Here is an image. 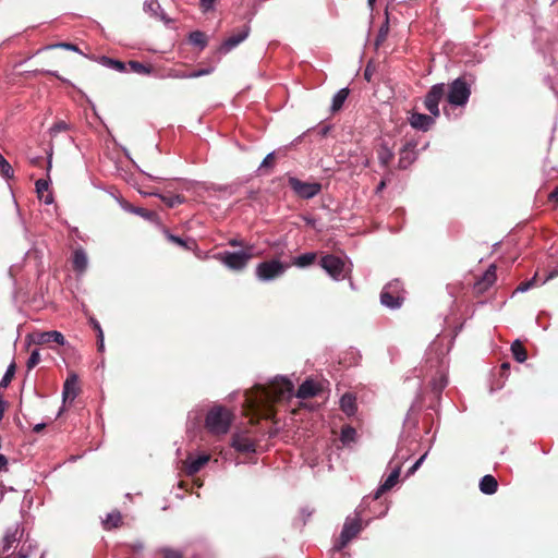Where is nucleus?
<instances>
[{"instance_id":"nucleus-13","label":"nucleus","mask_w":558,"mask_h":558,"mask_svg":"<svg viewBox=\"0 0 558 558\" xmlns=\"http://www.w3.org/2000/svg\"><path fill=\"white\" fill-rule=\"evenodd\" d=\"M231 446L239 452L251 453L255 452L256 445L246 433H235L232 435Z\"/></svg>"},{"instance_id":"nucleus-21","label":"nucleus","mask_w":558,"mask_h":558,"mask_svg":"<svg viewBox=\"0 0 558 558\" xmlns=\"http://www.w3.org/2000/svg\"><path fill=\"white\" fill-rule=\"evenodd\" d=\"M210 73L209 69H201V70H179L173 69L170 72V76L174 78H196L203 75H207Z\"/></svg>"},{"instance_id":"nucleus-56","label":"nucleus","mask_w":558,"mask_h":558,"mask_svg":"<svg viewBox=\"0 0 558 558\" xmlns=\"http://www.w3.org/2000/svg\"><path fill=\"white\" fill-rule=\"evenodd\" d=\"M140 213H141V215H142L143 217H145V218H150L151 216H154V215H155V213H154V211L146 210V209H143V208H142V209H140Z\"/></svg>"},{"instance_id":"nucleus-28","label":"nucleus","mask_w":558,"mask_h":558,"mask_svg":"<svg viewBox=\"0 0 558 558\" xmlns=\"http://www.w3.org/2000/svg\"><path fill=\"white\" fill-rule=\"evenodd\" d=\"M349 94H350V90H349V88L345 87V88L340 89L333 96L332 105H331V111L332 112H337V111H339L342 108V106H343L344 101L347 100Z\"/></svg>"},{"instance_id":"nucleus-5","label":"nucleus","mask_w":558,"mask_h":558,"mask_svg":"<svg viewBox=\"0 0 558 558\" xmlns=\"http://www.w3.org/2000/svg\"><path fill=\"white\" fill-rule=\"evenodd\" d=\"M289 267L290 264L272 258L259 263L256 266L255 275L260 281H271L281 277Z\"/></svg>"},{"instance_id":"nucleus-16","label":"nucleus","mask_w":558,"mask_h":558,"mask_svg":"<svg viewBox=\"0 0 558 558\" xmlns=\"http://www.w3.org/2000/svg\"><path fill=\"white\" fill-rule=\"evenodd\" d=\"M401 466H397L389 476L385 480V482L378 487L375 492L373 499L377 500L381 497L383 494L391 489L399 481Z\"/></svg>"},{"instance_id":"nucleus-2","label":"nucleus","mask_w":558,"mask_h":558,"mask_svg":"<svg viewBox=\"0 0 558 558\" xmlns=\"http://www.w3.org/2000/svg\"><path fill=\"white\" fill-rule=\"evenodd\" d=\"M232 421V412L225 407L217 405L208 411L205 427L214 435H225L229 432Z\"/></svg>"},{"instance_id":"nucleus-4","label":"nucleus","mask_w":558,"mask_h":558,"mask_svg":"<svg viewBox=\"0 0 558 558\" xmlns=\"http://www.w3.org/2000/svg\"><path fill=\"white\" fill-rule=\"evenodd\" d=\"M471 95V82L466 76L456 78L448 88L447 101L452 106L462 107L466 105Z\"/></svg>"},{"instance_id":"nucleus-46","label":"nucleus","mask_w":558,"mask_h":558,"mask_svg":"<svg viewBox=\"0 0 558 558\" xmlns=\"http://www.w3.org/2000/svg\"><path fill=\"white\" fill-rule=\"evenodd\" d=\"M52 47H60V48H63L66 50H73V51H77V52L80 51L78 47L71 43H60L58 45L50 46V48H52Z\"/></svg>"},{"instance_id":"nucleus-1","label":"nucleus","mask_w":558,"mask_h":558,"mask_svg":"<svg viewBox=\"0 0 558 558\" xmlns=\"http://www.w3.org/2000/svg\"><path fill=\"white\" fill-rule=\"evenodd\" d=\"M293 384L286 377H276L268 386L255 385L245 392L244 411L251 421L270 420L275 416L274 404L293 396Z\"/></svg>"},{"instance_id":"nucleus-11","label":"nucleus","mask_w":558,"mask_h":558,"mask_svg":"<svg viewBox=\"0 0 558 558\" xmlns=\"http://www.w3.org/2000/svg\"><path fill=\"white\" fill-rule=\"evenodd\" d=\"M320 266L336 280L342 277L344 263L335 255H326L320 259Z\"/></svg>"},{"instance_id":"nucleus-22","label":"nucleus","mask_w":558,"mask_h":558,"mask_svg":"<svg viewBox=\"0 0 558 558\" xmlns=\"http://www.w3.org/2000/svg\"><path fill=\"white\" fill-rule=\"evenodd\" d=\"M340 408L348 416L356 413V398L352 393H344L340 399Z\"/></svg>"},{"instance_id":"nucleus-3","label":"nucleus","mask_w":558,"mask_h":558,"mask_svg":"<svg viewBox=\"0 0 558 558\" xmlns=\"http://www.w3.org/2000/svg\"><path fill=\"white\" fill-rule=\"evenodd\" d=\"M253 246H246V250L241 252L225 251L218 253L216 258L231 270H243L248 262L254 257Z\"/></svg>"},{"instance_id":"nucleus-32","label":"nucleus","mask_w":558,"mask_h":558,"mask_svg":"<svg viewBox=\"0 0 558 558\" xmlns=\"http://www.w3.org/2000/svg\"><path fill=\"white\" fill-rule=\"evenodd\" d=\"M160 199L170 208L175 207L179 204L184 202V196L182 195H173V194H161L159 195Z\"/></svg>"},{"instance_id":"nucleus-54","label":"nucleus","mask_w":558,"mask_h":558,"mask_svg":"<svg viewBox=\"0 0 558 558\" xmlns=\"http://www.w3.org/2000/svg\"><path fill=\"white\" fill-rule=\"evenodd\" d=\"M90 325L93 326L94 330L97 332V335H100V331H102L100 324L95 318H90Z\"/></svg>"},{"instance_id":"nucleus-24","label":"nucleus","mask_w":558,"mask_h":558,"mask_svg":"<svg viewBox=\"0 0 558 558\" xmlns=\"http://www.w3.org/2000/svg\"><path fill=\"white\" fill-rule=\"evenodd\" d=\"M480 489L485 495H493L498 489V482L493 475H485L480 481Z\"/></svg>"},{"instance_id":"nucleus-55","label":"nucleus","mask_w":558,"mask_h":558,"mask_svg":"<svg viewBox=\"0 0 558 558\" xmlns=\"http://www.w3.org/2000/svg\"><path fill=\"white\" fill-rule=\"evenodd\" d=\"M549 201L558 202V186L549 194Z\"/></svg>"},{"instance_id":"nucleus-51","label":"nucleus","mask_w":558,"mask_h":558,"mask_svg":"<svg viewBox=\"0 0 558 558\" xmlns=\"http://www.w3.org/2000/svg\"><path fill=\"white\" fill-rule=\"evenodd\" d=\"M8 458L4 454H0V472L8 471Z\"/></svg>"},{"instance_id":"nucleus-29","label":"nucleus","mask_w":558,"mask_h":558,"mask_svg":"<svg viewBox=\"0 0 558 558\" xmlns=\"http://www.w3.org/2000/svg\"><path fill=\"white\" fill-rule=\"evenodd\" d=\"M129 71L142 74L149 75L153 72V66L150 64H144L142 62L131 60L128 62Z\"/></svg>"},{"instance_id":"nucleus-64","label":"nucleus","mask_w":558,"mask_h":558,"mask_svg":"<svg viewBox=\"0 0 558 558\" xmlns=\"http://www.w3.org/2000/svg\"><path fill=\"white\" fill-rule=\"evenodd\" d=\"M48 73H49V74H51V75H53V76H56V78H61V77H60L57 73H54V72H48Z\"/></svg>"},{"instance_id":"nucleus-48","label":"nucleus","mask_w":558,"mask_h":558,"mask_svg":"<svg viewBox=\"0 0 558 558\" xmlns=\"http://www.w3.org/2000/svg\"><path fill=\"white\" fill-rule=\"evenodd\" d=\"M162 558H183L182 555L179 551L166 549L163 551Z\"/></svg>"},{"instance_id":"nucleus-17","label":"nucleus","mask_w":558,"mask_h":558,"mask_svg":"<svg viewBox=\"0 0 558 558\" xmlns=\"http://www.w3.org/2000/svg\"><path fill=\"white\" fill-rule=\"evenodd\" d=\"M34 341L38 344L56 342L60 345H63L65 342V339L61 332H59L57 330H51V331H44V332L37 333Z\"/></svg>"},{"instance_id":"nucleus-43","label":"nucleus","mask_w":558,"mask_h":558,"mask_svg":"<svg viewBox=\"0 0 558 558\" xmlns=\"http://www.w3.org/2000/svg\"><path fill=\"white\" fill-rule=\"evenodd\" d=\"M490 286H486L485 282L483 280H477L474 284V291L475 293L480 294V293H484L485 291L488 290Z\"/></svg>"},{"instance_id":"nucleus-42","label":"nucleus","mask_w":558,"mask_h":558,"mask_svg":"<svg viewBox=\"0 0 558 558\" xmlns=\"http://www.w3.org/2000/svg\"><path fill=\"white\" fill-rule=\"evenodd\" d=\"M274 163H275V154H274V153H270V154H268V155L264 158V160H263V162H262V165H260V169H262V168L272 167V166H274Z\"/></svg>"},{"instance_id":"nucleus-18","label":"nucleus","mask_w":558,"mask_h":558,"mask_svg":"<svg viewBox=\"0 0 558 558\" xmlns=\"http://www.w3.org/2000/svg\"><path fill=\"white\" fill-rule=\"evenodd\" d=\"M250 27L244 26L241 32L228 37L221 45L220 50L223 52L230 51L232 48L236 47L240 43H242L248 36Z\"/></svg>"},{"instance_id":"nucleus-15","label":"nucleus","mask_w":558,"mask_h":558,"mask_svg":"<svg viewBox=\"0 0 558 558\" xmlns=\"http://www.w3.org/2000/svg\"><path fill=\"white\" fill-rule=\"evenodd\" d=\"M409 120L412 128L422 131H428L435 123L433 116H427L418 112L412 113Z\"/></svg>"},{"instance_id":"nucleus-57","label":"nucleus","mask_w":558,"mask_h":558,"mask_svg":"<svg viewBox=\"0 0 558 558\" xmlns=\"http://www.w3.org/2000/svg\"><path fill=\"white\" fill-rule=\"evenodd\" d=\"M31 162L34 166L40 167L43 165V162H44V158L43 157H36V158L32 159Z\"/></svg>"},{"instance_id":"nucleus-39","label":"nucleus","mask_w":558,"mask_h":558,"mask_svg":"<svg viewBox=\"0 0 558 558\" xmlns=\"http://www.w3.org/2000/svg\"><path fill=\"white\" fill-rule=\"evenodd\" d=\"M40 362V354L37 350H34L28 360H27V363H26V366L28 369H32L34 368L38 363Z\"/></svg>"},{"instance_id":"nucleus-23","label":"nucleus","mask_w":558,"mask_h":558,"mask_svg":"<svg viewBox=\"0 0 558 558\" xmlns=\"http://www.w3.org/2000/svg\"><path fill=\"white\" fill-rule=\"evenodd\" d=\"M36 193L39 199H43L45 204L49 205L53 202V196L51 193H47L49 189V181L45 179H39L35 183Z\"/></svg>"},{"instance_id":"nucleus-36","label":"nucleus","mask_w":558,"mask_h":558,"mask_svg":"<svg viewBox=\"0 0 558 558\" xmlns=\"http://www.w3.org/2000/svg\"><path fill=\"white\" fill-rule=\"evenodd\" d=\"M496 266L490 265L488 269L484 272L481 280H483L486 286H493V283L496 281Z\"/></svg>"},{"instance_id":"nucleus-14","label":"nucleus","mask_w":558,"mask_h":558,"mask_svg":"<svg viewBox=\"0 0 558 558\" xmlns=\"http://www.w3.org/2000/svg\"><path fill=\"white\" fill-rule=\"evenodd\" d=\"M80 393L78 377L76 374H71L63 385V403H72Z\"/></svg>"},{"instance_id":"nucleus-33","label":"nucleus","mask_w":558,"mask_h":558,"mask_svg":"<svg viewBox=\"0 0 558 558\" xmlns=\"http://www.w3.org/2000/svg\"><path fill=\"white\" fill-rule=\"evenodd\" d=\"M16 542V532H8L1 543L0 553H8L12 545Z\"/></svg>"},{"instance_id":"nucleus-34","label":"nucleus","mask_w":558,"mask_h":558,"mask_svg":"<svg viewBox=\"0 0 558 558\" xmlns=\"http://www.w3.org/2000/svg\"><path fill=\"white\" fill-rule=\"evenodd\" d=\"M190 41L195 46L204 48L207 45V37L205 33L201 31H195L190 34Z\"/></svg>"},{"instance_id":"nucleus-58","label":"nucleus","mask_w":558,"mask_h":558,"mask_svg":"<svg viewBox=\"0 0 558 558\" xmlns=\"http://www.w3.org/2000/svg\"><path fill=\"white\" fill-rule=\"evenodd\" d=\"M45 426H46L45 424H37L34 426V432L39 433L45 428Z\"/></svg>"},{"instance_id":"nucleus-60","label":"nucleus","mask_w":558,"mask_h":558,"mask_svg":"<svg viewBox=\"0 0 558 558\" xmlns=\"http://www.w3.org/2000/svg\"><path fill=\"white\" fill-rule=\"evenodd\" d=\"M3 413H4V402L0 399V421L3 417Z\"/></svg>"},{"instance_id":"nucleus-30","label":"nucleus","mask_w":558,"mask_h":558,"mask_svg":"<svg viewBox=\"0 0 558 558\" xmlns=\"http://www.w3.org/2000/svg\"><path fill=\"white\" fill-rule=\"evenodd\" d=\"M122 524V515L119 511L111 512L107 515L104 521V527L106 530H111L114 527H119Z\"/></svg>"},{"instance_id":"nucleus-63","label":"nucleus","mask_w":558,"mask_h":558,"mask_svg":"<svg viewBox=\"0 0 558 558\" xmlns=\"http://www.w3.org/2000/svg\"><path fill=\"white\" fill-rule=\"evenodd\" d=\"M510 368V364L508 362H505L501 364V369L502 371H508Z\"/></svg>"},{"instance_id":"nucleus-35","label":"nucleus","mask_w":558,"mask_h":558,"mask_svg":"<svg viewBox=\"0 0 558 558\" xmlns=\"http://www.w3.org/2000/svg\"><path fill=\"white\" fill-rule=\"evenodd\" d=\"M356 430L352 426H344L341 430V441L343 444H349L355 440Z\"/></svg>"},{"instance_id":"nucleus-12","label":"nucleus","mask_w":558,"mask_h":558,"mask_svg":"<svg viewBox=\"0 0 558 558\" xmlns=\"http://www.w3.org/2000/svg\"><path fill=\"white\" fill-rule=\"evenodd\" d=\"M210 460V456L207 453H203L196 458L192 454H189L187 458L183 461V471L186 475L192 476L199 472Z\"/></svg>"},{"instance_id":"nucleus-62","label":"nucleus","mask_w":558,"mask_h":558,"mask_svg":"<svg viewBox=\"0 0 558 558\" xmlns=\"http://www.w3.org/2000/svg\"><path fill=\"white\" fill-rule=\"evenodd\" d=\"M154 5H156L157 8H159V3L157 1H151L150 3L147 4L148 9L149 10H154Z\"/></svg>"},{"instance_id":"nucleus-61","label":"nucleus","mask_w":558,"mask_h":558,"mask_svg":"<svg viewBox=\"0 0 558 558\" xmlns=\"http://www.w3.org/2000/svg\"><path fill=\"white\" fill-rule=\"evenodd\" d=\"M556 276H558V270H553V271L549 272V275L547 276L546 280L553 279Z\"/></svg>"},{"instance_id":"nucleus-44","label":"nucleus","mask_w":558,"mask_h":558,"mask_svg":"<svg viewBox=\"0 0 558 558\" xmlns=\"http://www.w3.org/2000/svg\"><path fill=\"white\" fill-rule=\"evenodd\" d=\"M216 0H199V5L204 12H208L214 9Z\"/></svg>"},{"instance_id":"nucleus-26","label":"nucleus","mask_w":558,"mask_h":558,"mask_svg":"<svg viewBox=\"0 0 558 558\" xmlns=\"http://www.w3.org/2000/svg\"><path fill=\"white\" fill-rule=\"evenodd\" d=\"M316 258H317V254L314 252H310V253H305V254L293 257L291 263H289V264H290V266L293 265L299 268H304V267H307V266L314 264Z\"/></svg>"},{"instance_id":"nucleus-10","label":"nucleus","mask_w":558,"mask_h":558,"mask_svg":"<svg viewBox=\"0 0 558 558\" xmlns=\"http://www.w3.org/2000/svg\"><path fill=\"white\" fill-rule=\"evenodd\" d=\"M361 531V520L360 519H353L350 521H347L343 525V529L340 533L339 539L333 546L336 550H341L343 547L347 546V544L354 538L359 532Z\"/></svg>"},{"instance_id":"nucleus-25","label":"nucleus","mask_w":558,"mask_h":558,"mask_svg":"<svg viewBox=\"0 0 558 558\" xmlns=\"http://www.w3.org/2000/svg\"><path fill=\"white\" fill-rule=\"evenodd\" d=\"M73 269L77 272H83L87 268V256L82 248H77L73 253L72 258Z\"/></svg>"},{"instance_id":"nucleus-27","label":"nucleus","mask_w":558,"mask_h":558,"mask_svg":"<svg viewBox=\"0 0 558 558\" xmlns=\"http://www.w3.org/2000/svg\"><path fill=\"white\" fill-rule=\"evenodd\" d=\"M511 352L514 360L519 363H523L527 359L526 349L520 340H515L512 342Z\"/></svg>"},{"instance_id":"nucleus-7","label":"nucleus","mask_w":558,"mask_h":558,"mask_svg":"<svg viewBox=\"0 0 558 558\" xmlns=\"http://www.w3.org/2000/svg\"><path fill=\"white\" fill-rule=\"evenodd\" d=\"M417 145L418 141L415 137H410L404 141L403 146L399 150V169L405 170L415 162L418 156Z\"/></svg>"},{"instance_id":"nucleus-49","label":"nucleus","mask_w":558,"mask_h":558,"mask_svg":"<svg viewBox=\"0 0 558 558\" xmlns=\"http://www.w3.org/2000/svg\"><path fill=\"white\" fill-rule=\"evenodd\" d=\"M426 457V453L423 454L408 471V475H411V474H414V472L420 468V465L422 464L423 460L425 459Z\"/></svg>"},{"instance_id":"nucleus-50","label":"nucleus","mask_w":558,"mask_h":558,"mask_svg":"<svg viewBox=\"0 0 558 558\" xmlns=\"http://www.w3.org/2000/svg\"><path fill=\"white\" fill-rule=\"evenodd\" d=\"M228 244L232 247H238V246H241V247H244L246 250V244L244 243L243 240H240V239H231L229 240Z\"/></svg>"},{"instance_id":"nucleus-53","label":"nucleus","mask_w":558,"mask_h":558,"mask_svg":"<svg viewBox=\"0 0 558 558\" xmlns=\"http://www.w3.org/2000/svg\"><path fill=\"white\" fill-rule=\"evenodd\" d=\"M97 347H98V351H100V352H102L105 349L104 331H100V335H97Z\"/></svg>"},{"instance_id":"nucleus-19","label":"nucleus","mask_w":558,"mask_h":558,"mask_svg":"<svg viewBox=\"0 0 558 558\" xmlns=\"http://www.w3.org/2000/svg\"><path fill=\"white\" fill-rule=\"evenodd\" d=\"M319 391V388L312 379H306L301 386L299 387L295 397L299 399H308L312 397H315Z\"/></svg>"},{"instance_id":"nucleus-38","label":"nucleus","mask_w":558,"mask_h":558,"mask_svg":"<svg viewBox=\"0 0 558 558\" xmlns=\"http://www.w3.org/2000/svg\"><path fill=\"white\" fill-rule=\"evenodd\" d=\"M433 391L435 393H440L442 389L447 386V378L444 375H439L437 378L433 379Z\"/></svg>"},{"instance_id":"nucleus-20","label":"nucleus","mask_w":558,"mask_h":558,"mask_svg":"<svg viewBox=\"0 0 558 558\" xmlns=\"http://www.w3.org/2000/svg\"><path fill=\"white\" fill-rule=\"evenodd\" d=\"M376 154H377V158H378V161L379 163L385 167V168H388L390 162L392 161V159L395 158V153L392 151V149L388 146L387 143H381L377 150H376Z\"/></svg>"},{"instance_id":"nucleus-31","label":"nucleus","mask_w":558,"mask_h":558,"mask_svg":"<svg viewBox=\"0 0 558 558\" xmlns=\"http://www.w3.org/2000/svg\"><path fill=\"white\" fill-rule=\"evenodd\" d=\"M166 236L171 243L177 244L186 251H192L193 246H195V242L193 240L185 241L180 236L169 233L168 231L166 232Z\"/></svg>"},{"instance_id":"nucleus-9","label":"nucleus","mask_w":558,"mask_h":558,"mask_svg":"<svg viewBox=\"0 0 558 558\" xmlns=\"http://www.w3.org/2000/svg\"><path fill=\"white\" fill-rule=\"evenodd\" d=\"M403 298L400 295V282L396 280L384 287L380 293V302L383 305L397 308L402 304Z\"/></svg>"},{"instance_id":"nucleus-6","label":"nucleus","mask_w":558,"mask_h":558,"mask_svg":"<svg viewBox=\"0 0 558 558\" xmlns=\"http://www.w3.org/2000/svg\"><path fill=\"white\" fill-rule=\"evenodd\" d=\"M288 184L295 196L302 199H311L322 192V183L305 182L295 177L288 178Z\"/></svg>"},{"instance_id":"nucleus-40","label":"nucleus","mask_w":558,"mask_h":558,"mask_svg":"<svg viewBox=\"0 0 558 558\" xmlns=\"http://www.w3.org/2000/svg\"><path fill=\"white\" fill-rule=\"evenodd\" d=\"M68 124L64 121H58L56 122L49 130L51 136H54L56 134L66 131Z\"/></svg>"},{"instance_id":"nucleus-41","label":"nucleus","mask_w":558,"mask_h":558,"mask_svg":"<svg viewBox=\"0 0 558 558\" xmlns=\"http://www.w3.org/2000/svg\"><path fill=\"white\" fill-rule=\"evenodd\" d=\"M387 35H388V23L385 26L380 27L379 33L376 38V45L377 46L380 45L386 39Z\"/></svg>"},{"instance_id":"nucleus-8","label":"nucleus","mask_w":558,"mask_h":558,"mask_svg":"<svg viewBox=\"0 0 558 558\" xmlns=\"http://www.w3.org/2000/svg\"><path fill=\"white\" fill-rule=\"evenodd\" d=\"M446 95V85L444 83L436 84L430 87V89L427 92L425 99H424V106L426 110L433 116V117H439V101L445 97Z\"/></svg>"},{"instance_id":"nucleus-47","label":"nucleus","mask_w":558,"mask_h":558,"mask_svg":"<svg viewBox=\"0 0 558 558\" xmlns=\"http://www.w3.org/2000/svg\"><path fill=\"white\" fill-rule=\"evenodd\" d=\"M534 283H535V277L529 281L521 282L519 284V287L517 288V290L524 292V291L529 290L531 287H533Z\"/></svg>"},{"instance_id":"nucleus-52","label":"nucleus","mask_w":558,"mask_h":558,"mask_svg":"<svg viewBox=\"0 0 558 558\" xmlns=\"http://www.w3.org/2000/svg\"><path fill=\"white\" fill-rule=\"evenodd\" d=\"M389 174L390 172L386 177H384V179L379 182V184L376 187V193H380L386 187L387 181H389Z\"/></svg>"},{"instance_id":"nucleus-45","label":"nucleus","mask_w":558,"mask_h":558,"mask_svg":"<svg viewBox=\"0 0 558 558\" xmlns=\"http://www.w3.org/2000/svg\"><path fill=\"white\" fill-rule=\"evenodd\" d=\"M109 62L111 63V65L114 70H117L119 72L126 71L128 63L125 64L118 60H109Z\"/></svg>"},{"instance_id":"nucleus-59","label":"nucleus","mask_w":558,"mask_h":558,"mask_svg":"<svg viewBox=\"0 0 558 558\" xmlns=\"http://www.w3.org/2000/svg\"><path fill=\"white\" fill-rule=\"evenodd\" d=\"M364 77H365L367 81H371L372 73H371V71H369V68H368V66L365 69Z\"/></svg>"},{"instance_id":"nucleus-37","label":"nucleus","mask_w":558,"mask_h":558,"mask_svg":"<svg viewBox=\"0 0 558 558\" xmlns=\"http://www.w3.org/2000/svg\"><path fill=\"white\" fill-rule=\"evenodd\" d=\"M14 374H15V364L12 363L8 367L4 376L2 377L1 383H0V387L5 388L12 381V379L14 377Z\"/></svg>"}]
</instances>
